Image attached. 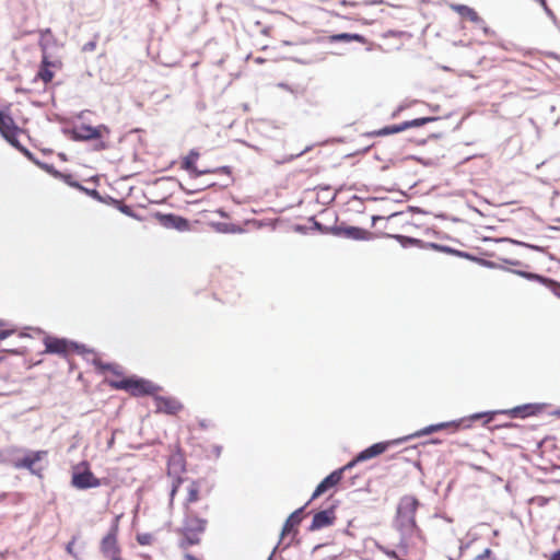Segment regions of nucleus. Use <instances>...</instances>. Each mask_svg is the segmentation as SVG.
<instances>
[{
	"mask_svg": "<svg viewBox=\"0 0 560 560\" xmlns=\"http://www.w3.org/2000/svg\"><path fill=\"white\" fill-rule=\"evenodd\" d=\"M454 10L462 15L463 18H466L470 20L474 23L482 22V19L479 16V14L472 9L464 4H458L454 7Z\"/></svg>",
	"mask_w": 560,
	"mask_h": 560,
	"instance_id": "nucleus-21",
	"label": "nucleus"
},
{
	"mask_svg": "<svg viewBox=\"0 0 560 560\" xmlns=\"http://www.w3.org/2000/svg\"><path fill=\"white\" fill-rule=\"evenodd\" d=\"M47 455L46 451H36L26 454L24 457L18 458L13 462V466L18 469L25 468L32 474L39 475L35 469L36 463L42 460Z\"/></svg>",
	"mask_w": 560,
	"mask_h": 560,
	"instance_id": "nucleus-15",
	"label": "nucleus"
},
{
	"mask_svg": "<svg viewBox=\"0 0 560 560\" xmlns=\"http://www.w3.org/2000/svg\"><path fill=\"white\" fill-rule=\"evenodd\" d=\"M222 447L220 445H210L207 450V456L208 457H214L218 458L221 455Z\"/></svg>",
	"mask_w": 560,
	"mask_h": 560,
	"instance_id": "nucleus-24",
	"label": "nucleus"
},
{
	"mask_svg": "<svg viewBox=\"0 0 560 560\" xmlns=\"http://www.w3.org/2000/svg\"><path fill=\"white\" fill-rule=\"evenodd\" d=\"M109 133L110 129L106 125L93 127L81 124L72 128L71 138L75 141L103 140L104 138H108Z\"/></svg>",
	"mask_w": 560,
	"mask_h": 560,
	"instance_id": "nucleus-8",
	"label": "nucleus"
},
{
	"mask_svg": "<svg viewBox=\"0 0 560 560\" xmlns=\"http://www.w3.org/2000/svg\"><path fill=\"white\" fill-rule=\"evenodd\" d=\"M4 357L0 354V363L3 361Z\"/></svg>",
	"mask_w": 560,
	"mask_h": 560,
	"instance_id": "nucleus-39",
	"label": "nucleus"
},
{
	"mask_svg": "<svg viewBox=\"0 0 560 560\" xmlns=\"http://www.w3.org/2000/svg\"><path fill=\"white\" fill-rule=\"evenodd\" d=\"M4 325L3 320L0 319V327Z\"/></svg>",
	"mask_w": 560,
	"mask_h": 560,
	"instance_id": "nucleus-41",
	"label": "nucleus"
},
{
	"mask_svg": "<svg viewBox=\"0 0 560 560\" xmlns=\"http://www.w3.org/2000/svg\"><path fill=\"white\" fill-rule=\"evenodd\" d=\"M161 222L166 228H174L176 230H186L188 228V221L179 215L165 214L162 217Z\"/></svg>",
	"mask_w": 560,
	"mask_h": 560,
	"instance_id": "nucleus-20",
	"label": "nucleus"
},
{
	"mask_svg": "<svg viewBox=\"0 0 560 560\" xmlns=\"http://www.w3.org/2000/svg\"><path fill=\"white\" fill-rule=\"evenodd\" d=\"M504 427L512 428V427H516V424H514V423H509V424H505Z\"/></svg>",
	"mask_w": 560,
	"mask_h": 560,
	"instance_id": "nucleus-36",
	"label": "nucleus"
},
{
	"mask_svg": "<svg viewBox=\"0 0 560 560\" xmlns=\"http://www.w3.org/2000/svg\"><path fill=\"white\" fill-rule=\"evenodd\" d=\"M119 517H116L107 534L101 539L100 551L107 560L122 558L121 547L118 541Z\"/></svg>",
	"mask_w": 560,
	"mask_h": 560,
	"instance_id": "nucleus-6",
	"label": "nucleus"
},
{
	"mask_svg": "<svg viewBox=\"0 0 560 560\" xmlns=\"http://www.w3.org/2000/svg\"><path fill=\"white\" fill-rule=\"evenodd\" d=\"M28 119L25 118L19 107L13 104H7L0 108V135L13 148L19 150L30 160L33 159L32 152L21 144L19 136L25 132V126Z\"/></svg>",
	"mask_w": 560,
	"mask_h": 560,
	"instance_id": "nucleus-3",
	"label": "nucleus"
},
{
	"mask_svg": "<svg viewBox=\"0 0 560 560\" xmlns=\"http://www.w3.org/2000/svg\"><path fill=\"white\" fill-rule=\"evenodd\" d=\"M460 425V422L456 423V422H441V423H438V424H432V425H429L422 430H419L417 431L416 433L409 435V436H406L404 439H400V440H396V441H393V442H380V443H375L373 445H371L370 447L365 448L364 451L360 452L355 458L348 463L346 465V468H351L353 467L357 463L359 462H364V460H368V459H371L373 457H376L381 454H383L384 452H386V450L388 448V446L390 444H394V443H398L400 441H405V440H408L410 438H416V436H422V435H427V434H431L433 432H436V431H441V430H444V429H447V428H453L454 431H456Z\"/></svg>",
	"mask_w": 560,
	"mask_h": 560,
	"instance_id": "nucleus-4",
	"label": "nucleus"
},
{
	"mask_svg": "<svg viewBox=\"0 0 560 560\" xmlns=\"http://www.w3.org/2000/svg\"><path fill=\"white\" fill-rule=\"evenodd\" d=\"M67 551H68L69 553H72V544H69V545L67 546Z\"/></svg>",
	"mask_w": 560,
	"mask_h": 560,
	"instance_id": "nucleus-35",
	"label": "nucleus"
},
{
	"mask_svg": "<svg viewBox=\"0 0 560 560\" xmlns=\"http://www.w3.org/2000/svg\"><path fill=\"white\" fill-rule=\"evenodd\" d=\"M303 510H304V508H300L290 514V516L287 518V521L282 527L281 538H284L291 532H296V527L302 522Z\"/></svg>",
	"mask_w": 560,
	"mask_h": 560,
	"instance_id": "nucleus-19",
	"label": "nucleus"
},
{
	"mask_svg": "<svg viewBox=\"0 0 560 560\" xmlns=\"http://www.w3.org/2000/svg\"><path fill=\"white\" fill-rule=\"evenodd\" d=\"M57 65L54 61L49 60V56L46 52H43L40 67L37 73V78L40 79L44 83H49L52 81L55 73L52 68H56Z\"/></svg>",
	"mask_w": 560,
	"mask_h": 560,
	"instance_id": "nucleus-18",
	"label": "nucleus"
},
{
	"mask_svg": "<svg viewBox=\"0 0 560 560\" xmlns=\"http://www.w3.org/2000/svg\"><path fill=\"white\" fill-rule=\"evenodd\" d=\"M15 329H3V330H0V340H4L7 339L8 337L12 336L13 334H15Z\"/></svg>",
	"mask_w": 560,
	"mask_h": 560,
	"instance_id": "nucleus-28",
	"label": "nucleus"
},
{
	"mask_svg": "<svg viewBox=\"0 0 560 560\" xmlns=\"http://www.w3.org/2000/svg\"><path fill=\"white\" fill-rule=\"evenodd\" d=\"M137 540L141 545H147V544H149L150 537L149 536H138Z\"/></svg>",
	"mask_w": 560,
	"mask_h": 560,
	"instance_id": "nucleus-31",
	"label": "nucleus"
},
{
	"mask_svg": "<svg viewBox=\"0 0 560 560\" xmlns=\"http://www.w3.org/2000/svg\"><path fill=\"white\" fill-rule=\"evenodd\" d=\"M113 389L126 390L131 396L141 397L154 396L161 388L151 381L128 376L126 381L114 382Z\"/></svg>",
	"mask_w": 560,
	"mask_h": 560,
	"instance_id": "nucleus-5",
	"label": "nucleus"
},
{
	"mask_svg": "<svg viewBox=\"0 0 560 560\" xmlns=\"http://www.w3.org/2000/svg\"><path fill=\"white\" fill-rule=\"evenodd\" d=\"M261 61H262L261 58L256 59V62H261Z\"/></svg>",
	"mask_w": 560,
	"mask_h": 560,
	"instance_id": "nucleus-40",
	"label": "nucleus"
},
{
	"mask_svg": "<svg viewBox=\"0 0 560 560\" xmlns=\"http://www.w3.org/2000/svg\"><path fill=\"white\" fill-rule=\"evenodd\" d=\"M51 37L52 36V32L50 28H45V30H42L40 31V47H42V50L43 52H46V45L44 44V40L46 37Z\"/></svg>",
	"mask_w": 560,
	"mask_h": 560,
	"instance_id": "nucleus-26",
	"label": "nucleus"
},
{
	"mask_svg": "<svg viewBox=\"0 0 560 560\" xmlns=\"http://www.w3.org/2000/svg\"><path fill=\"white\" fill-rule=\"evenodd\" d=\"M549 499L544 495H536L530 499L532 504H537L538 506H544L548 503Z\"/></svg>",
	"mask_w": 560,
	"mask_h": 560,
	"instance_id": "nucleus-27",
	"label": "nucleus"
},
{
	"mask_svg": "<svg viewBox=\"0 0 560 560\" xmlns=\"http://www.w3.org/2000/svg\"><path fill=\"white\" fill-rule=\"evenodd\" d=\"M199 159V152L191 150L182 161V168L189 172L194 176H200L202 174H225L228 176L232 175V170L230 166H222L215 170H206L198 171L196 167V162Z\"/></svg>",
	"mask_w": 560,
	"mask_h": 560,
	"instance_id": "nucleus-10",
	"label": "nucleus"
},
{
	"mask_svg": "<svg viewBox=\"0 0 560 560\" xmlns=\"http://www.w3.org/2000/svg\"><path fill=\"white\" fill-rule=\"evenodd\" d=\"M45 353L58 354L60 357H68L72 352L82 353L83 347L74 342H71L65 338H57L52 336H46L44 338Z\"/></svg>",
	"mask_w": 560,
	"mask_h": 560,
	"instance_id": "nucleus-7",
	"label": "nucleus"
},
{
	"mask_svg": "<svg viewBox=\"0 0 560 560\" xmlns=\"http://www.w3.org/2000/svg\"><path fill=\"white\" fill-rule=\"evenodd\" d=\"M71 185H72V186H74V187H78V188H80V187H81V186H80L79 184H77V183H73V184L71 183Z\"/></svg>",
	"mask_w": 560,
	"mask_h": 560,
	"instance_id": "nucleus-37",
	"label": "nucleus"
},
{
	"mask_svg": "<svg viewBox=\"0 0 560 560\" xmlns=\"http://www.w3.org/2000/svg\"><path fill=\"white\" fill-rule=\"evenodd\" d=\"M150 2L154 3V2H155V0H150Z\"/></svg>",
	"mask_w": 560,
	"mask_h": 560,
	"instance_id": "nucleus-42",
	"label": "nucleus"
},
{
	"mask_svg": "<svg viewBox=\"0 0 560 560\" xmlns=\"http://www.w3.org/2000/svg\"><path fill=\"white\" fill-rule=\"evenodd\" d=\"M520 275L522 277H525V278H532L534 280H538V281H541V280H547L546 278H542V277H539V276H536V275H532V273H527V272H520Z\"/></svg>",
	"mask_w": 560,
	"mask_h": 560,
	"instance_id": "nucleus-29",
	"label": "nucleus"
},
{
	"mask_svg": "<svg viewBox=\"0 0 560 560\" xmlns=\"http://www.w3.org/2000/svg\"><path fill=\"white\" fill-rule=\"evenodd\" d=\"M472 560H494L491 549L486 548L481 553L477 555Z\"/></svg>",
	"mask_w": 560,
	"mask_h": 560,
	"instance_id": "nucleus-25",
	"label": "nucleus"
},
{
	"mask_svg": "<svg viewBox=\"0 0 560 560\" xmlns=\"http://www.w3.org/2000/svg\"><path fill=\"white\" fill-rule=\"evenodd\" d=\"M1 352H8V353H11V354H20V352L16 351V350H2Z\"/></svg>",
	"mask_w": 560,
	"mask_h": 560,
	"instance_id": "nucleus-34",
	"label": "nucleus"
},
{
	"mask_svg": "<svg viewBox=\"0 0 560 560\" xmlns=\"http://www.w3.org/2000/svg\"><path fill=\"white\" fill-rule=\"evenodd\" d=\"M127 209H128V207H125V208L122 209V211H124L125 213H129Z\"/></svg>",
	"mask_w": 560,
	"mask_h": 560,
	"instance_id": "nucleus-38",
	"label": "nucleus"
},
{
	"mask_svg": "<svg viewBox=\"0 0 560 560\" xmlns=\"http://www.w3.org/2000/svg\"><path fill=\"white\" fill-rule=\"evenodd\" d=\"M346 466L334 470L330 475H328L322 482L316 487L315 491L313 492L312 500L323 495L331 488L336 487L340 480L342 479V474L346 470Z\"/></svg>",
	"mask_w": 560,
	"mask_h": 560,
	"instance_id": "nucleus-16",
	"label": "nucleus"
},
{
	"mask_svg": "<svg viewBox=\"0 0 560 560\" xmlns=\"http://www.w3.org/2000/svg\"><path fill=\"white\" fill-rule=\"evenodd\" d=\"M71 485L77 489H89L101 486V480L86 467L83 471H74L71 478Z\"/></svg>",
	"mask_w": 560,
	"mask_h": 560,
	"instance_id": "nucleus-13",
	"label": "nucleus"
},
{
	"mask_svg": "<svg viewBox=\"0 0 560 560\" xmlns=\"http://www.w3.org/2000/svg\"><path fill=\"white\" fill-rule=\"evenodd\" d=\"M419 501L413 495H404L397 508V523L400 540L397 551L389 555L399 560H406L410 555L422 553L425 545L423 534L416 522Z\"/></svg>",
	"mask_w": 560,
	"mask_h": 560,
	"instance_id": "nucleus-2",
	"label": "nucleus"
},
{
	"mask_svg": "<svg viewBox=\"0 0 560 560\" xmlns=\"http://www.w3.org/2000/svg\"><path fill=\"white\" fill-rule=\"evenodd\" d=\"M335 520H336V515H335L334 509L319 511L313 516L311 529L316 530V529H320V528L330 526L334 524Z\"/></svg>",
	"mask_w": 560,
	"mask_h": 560,
	"instance_id": "nucleus-17",
	"label": "nucleus"
},
{
	"mask_svg": "<svg viewBox=\"0 0 560 560\" xmlns=\"http://www.w3.org/2000/svg\"><path fill=\"white\" fill-rule=\"evenodd\" d=\"M550 285V289L556 293L559 294L558 291L560 290V283L559 282H547Z\"/></svg>",
	"mask_w": 560,
	"mask_h": 560,
	"instance_id": "nucleus-30",
	"label": "nucleus"
},
{
	"mask_svg": "<svg viewBox=\"0 0 560 560\" xmlns=\"http://www.w3.org/2000/svg\"><path fill=\"white\" fill-rule=\"evenodd\" d=\"M93 363L101 373H110V376L105 378V383H107L112 388L114 382L126 381L128 378V376L124 374L121 368L117 364L104 363L97 358L93 360Z\"/></svg>",
	"mask_w": 560,
	"mask_h": 560,
	"instance_id": "nucleus-14",
	"label": "nucleus"
},
{
	"mask_svg": "<svg viewBox=\"0 0 560 560\" xmlns=\"http://www.w3.org/2000/svg\"><path fill=\"white\" fill-rule=\"evenodd\" d=\"M118 560H124L122 558L118 559Z\"/></svg>",
	"mask_w": 560,
	"mask_h": 560,
	"instance_id": "nucleus-43",
	"label": "nucleus"
},
{
	"mask_svg": "<svg viewBox=\"0 0 560 560\" xmlns=\"http://www.w3.org/2000/svg\"><path fill=\"white\" fill-rule=\"evenodd\" d=\"M185 472L186 465L183 455L173 454L167 462V476L171 479L168 506L173 509L175 495L184 490L182 501L184 517L182 527L178 529L180 535L178 547L184 550L201 542L210 512V504L201 495L200 482L184 477Z\"/></svg>",
	"mask_w": 560,
	"mask_h": 560,
	"instance_id": "nucleus-1",
	"label": "nucleus"
},
{
	"mask_svg": "<svg viewBox=\"0 0 560 560\" xmlns=\"http://www.w3.org/2000/svg\"><path fill=\"white\" fill-rule=\"evenodd\" d=\"M540 409L541 408L538 405L526 404V405L514 407L512 409L494 411L491 413H489V412L476 413V415L471 416V419L475 420V419H480V418L485 417V418H487L486 422L488 423L493 419V415H495V413L508 415L511 418H527V417L536 415L537 412L540 411Z\"/></svg>",
	"mask_w": 560,
	"mask_h": 560,
	"instance_id": "nucleus-9",
	"label": "nucleus"
},
{
	"mask_svg": "<svg viewBox=\"0 0 560 560\" xmlns=\"http://www.w3.org/2000/svg\"><path fill=\"white\" fill-rule=\"evenodd\" d=\"M343 235L349 238L362 241L369 240L372 236V233L361 228L351 226L343 230Z\"/></svg>",
	"mask_w": 560,
	"mask_h": 560,
	"instance_id": "nucleus-22",
	"label": "nucleus"
},
{
	"mask_svg": "<svg viewBox=\"0 0 560 560\" xmlns=\"http://www.w3.org/2000/svg\"><path fill=\"white\" fill-rule=\"evenodd\" d=\"M154 397L155 411L175 416L184 408L183 404L174 397L158 396Z\"/></svg>",
	"mask_w": 560,
	"mask_h": 560,
	"instance_id": "nucleus-12",
	"label": "nucleus"
},
{
	"mask_svg": "<svg viewBox=\"0 0 560 560\" xmlns=\"http://www.w3.org/2000/svg\"><path fill=\"white\" fill-rule=\"evenodd\" d=\"M330 43L338 42H358L361 44L365 43V38L360 34H349V33H340L329 36Z\"/></svg>",
	"mask_w": 560,
	"mask_h": 560,
	"instance_id": "nucleus-23",
	"label": "nucleus"
},
{
	"mask_svg": "<svg viewBox=\"0 0 560 560\" xmlns=\"http://www.w3.org/2000/svg\"><path fill=\"white\" fill-rule=\"evenodd\" d=\"M106 148H107V145H106V143H105V142H103V141H101V142H100V144L97 145V149H101V150H104V149H106Z\"/></svg>",
	"mask_w": 560,
	"mask_h": 560,
	"instance_id": "nucleus-33",
	"label": "nucleus"
},
{
	"mask_svg": "<svg viewBox=\"0 0 560 560\" xmlns=\"http://www.w3.org/2000/svg\"><path fill=\"white\" fill-rule=\"evenodd\" d=\"M550 560H560V551L555 552V553L551 556Z\"/></svg>",
	"mask_w": 560,
	"mask_h": 560,
	"instance_id": "nucleus-32",
	"label": "nucleus"
},
{
	"mask_svg": "<svg viewBox=\"0 0 560 560\" xmlns=\"http://www.w3.org/2000/svg\"><path fill=\"white\" fill-rule=\"evenodd\" d=\"M433 120H434V118H432V117L416 118V119L408 120V121H405V122L399 124V125H393V126L384 127L382 129H378V130H375V131L371 132V135H373V136H388V135H392V133H397V132L404 131V130L409 129V128L421 127V126H423V125H425L428 122H431Z\"/></svg>",
	"mask_w": 560,
	"mask_h": 560,
	"instance_id": "nucleus-11",
	"label": "nucleus"
}]
</instances>
